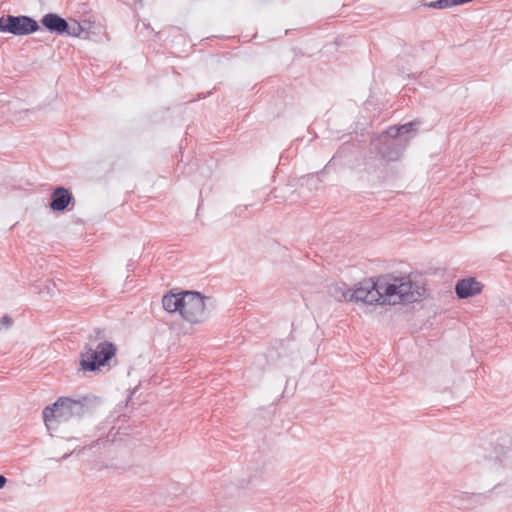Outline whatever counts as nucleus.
<instances>
[{
    "instance_id": "obj_15",
    "label": "nucleus",
    "mask_w": 512,
    "mask_h": 512,
    "mask_svg": "<svg viewBox=\"0 0 512 512\" xmlns=\"http://www.w3.org/2000/svg\"><path fill=\"white\" fill-rule=\"evenodd\" d=\"M1 323L6 327H9L12 324V319L9 316L5 315L2 317Z\"/></svg>"
},
{
    "instance_id": "obj_10",
    "label": "nucleus",
    "mask_w": 512,
    "mask_h": 512,
    "mask_svg": "<svg viewBox=\"0 0 512 512\" xmlns=\"http://www.w3.org/2000/svg\"><path fill=\"white\" fill-rule=\"evenodd\" d=\"M162 305L163 308L169 312H181L182 308V292L179 293H173L170 292L163 296L162 298Z\"/></svg>"
},
{
    "instance_id": "obj_13",
    "label": "nucleus",
    "mask_w": 512,
    "mask_h": 512,
    "mask_svg": "<svg viewBox=\"0 0 512 512\" xmlns=\"http://www.w3.org/2000/svg\"><path fill=\"white\" fill-rule=\"evenodd\" d=\"M381 155L383 158H385L389 161H394L399 158L400 152L396 149H387V150L381 151Z\"/></svg>"
},
{
    "instance_id": "obj_8",
    "label": "nucleus",
    "mask_w": 512,
    "mask_h": 512,
    "mask_svg": "<svg viewBox=\"0 0 512 512\" xmlns=\"http://www.w3.org/2000/svg\"><path fill=\"white\" fill-rule=\"evenodd\" d=\"M482 288L483 285L475 278H466L457 282L455 292L460 299H465L479 294Z\"/></svg>"
},
{
    "instance_id": "obj_9",
    "label": "nucleus",
    "mask_w": 512,
    "mask_h": 512,
    "mask_svg": "<svg viewBox=\"0 0 512 512\" xmlns=\"http://www.w3.org/2000/svg\"><path fill=\"white\" fill-rule=\"evenodd\" d=\"M73 196L68 189L64 187H57L51 194L50 208L56 212H62L68 208L72 202Z\"/></svg>"
},
{
    "instance_id": "obj_4",
    "label": "nucleus",
    "mask_w": 512,
    "mask_h": 512,
    "mask_svg": "<svg viewBox=\"0 0 512 512\" xmlns=\"http://www.w3.org/2000/svg\"><path fill=\"white\" fill-rule=\"evenodd\" d=\"M208 297L196 291H182L181 316L192 324H198L205 321L209 316V310L206 305Z\"/></svg>"
},
{
    "instance_id": "obj_12",
    "label": "nucleus",
    "mask_w": 512,
    "mask_h": 512,
    "mask_svg": "<svg viewBox=\"0 0 512 512\" xmlns=\"http://www.w3.org/2000/svg\"><path fill=\"white\" fill-rule=\"evenodd\" d=\"M418 124H419L418 122L412 121V122H408L403 125H400V126H398V130H396V133H399V136L407 134V133L411 132L414 129V127L417 126Z\"/></svg>"
},
{
    "instance_id": "obj_3",
    "label": "nucleus",
    "mask_w": 512,
    "mask_h": 512,
    "mask_svg": "<svg viewBox=\"0 0 512 512\" xmlns=\"http://www.w3.org/2000/svg\"><path fill=\"white\" fill-rule=\"evenodd\" d=\"M384 303L395 305L401 302L417 301L423 288L410 280L409 277H382Z\"/></svg>"
},
{
    "instance_id": "obj_5",
    "label": "nucleus",
    "mask_w": 512,
    "mask_h": 512,
    "mask_svg": "<svg viewBox=\"0 0 512 512\" xmlns=\"http://www.w3.org/2000/svg\"><path fill=\"white\" fill-rule=\"evenodd\" d=\"M116 353V347L111 342H101L96 349L86 346L81 353L80 365L84 371H96L104 366Z\"/></svg>"
},
{
    "instance_id": "obj_16",
    "label": "nucleus",
    "mask_w": 512,
    "mask_h": 512,
    "mask_svg": "<svg viewBox=\"0 0 512 512\" xmlns=\"http://www.w3.org/2000/svg\"><path fill=\"white\" fill-rule=\"evenodd\" d=\"M6 482H7V479L3 475L0 474V489L5 486Z\"/></svg>"
},
{
    "instance_id": "obj_7",
    "label": "nucleus",
    "mask_w": 512,
    "mask_h": 512,
    "mask_svg": "<svg viewBox=\"0 0 512 512\" xmlns=\"http://www.w3.org/2000/svg\"><path fill=\"white\" fill-rule=\"evenodd\" d=\"M41 23L48 31L57 35L78 37L83 32L80 23L74 20L73 24H70L66 19L55 13L44 15L41 19Z\"/></svg>"
},
{
    "instance_id": "obj_14",
    "label": "nucleus",
    "mask_w": 512,
    "mask_h": 512,
    "mask_svg": "<svg viewBox=\"0 0 512 512\" xmlns=\"http://www.w3.org/2000/svg\"><path fill=\"white\" fill-rule=\"evenodd\" d=\"M396 130H398V126H391L384 131L382 136L395 139L399 136V133H396Z\"/></svg>"
},
{
    "instance_id": "obj_6",
    "label": "nucleus",
    "mask_w": 512,
    "mask_h": 512,
    "mask_svg": "<svg viewBox=\"0 0 512 512\" xmlns=\"http://www.w3.org/2000/svg\"><path fill=\"white\" fill-rule=\"evenodd\" d=\"M38 30V22L29 16L6 15L0 17V32L13 35H29Z\"/></svg>"
},
{
    "instance_id": "obj_11",
    "label": "nucleus",
    "mask_w": 512,
    "mask_h": 512,
    "mask_svg": "<svg viewBox=\"0 0 512 512\" xmlns=\"http://www.w3.org/2000/svg\"><path fill=\"white\" fill-rule=\"evenodd\" d=\"M425 6L434 9H447L455 5L453 0H436L426 3Z\"/></svg>"
},
{
    "instance_id": "obj_2",
    "label": "nucleus",
    "mask_w": 512,
    "mask_h": 512,
    "mask_svg": "<svg viewBox=\"0 0 512 512\" xmlns=\"http://www.w3.org/2000/svg\"><path fill=\"white\" fill-rule=\"evenodd\" d=\"M382 277L376 281L365 279L359 282L354 289L345 287H335L333 296L338 300L350 302H363L369 305L385 304L383 294Z\"/></svg>"
},
{
    "instance_id": "obj_1",
    "label": "nucleus",
    "mask_w": 512,
    "mask_h": 512,
    "mask_svg": "<svg viewBox=\"0 0 512 512\" xmlns=\"http://www.w3.org/2000/svg\"><path fill=\"white\" fill-rule=\"evenodd\" d=\"M88 410L87 398L73 399L60 397L56 402L43 409V420L48 430L53 428V423L67 422L74 418L82 417Z\"/></svg>"
}]
</instances>
